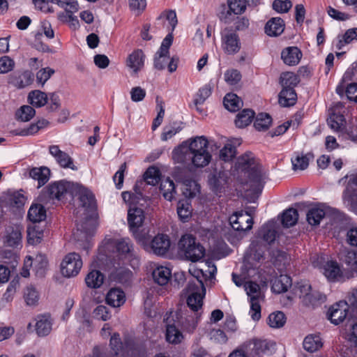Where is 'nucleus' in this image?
<instances>
[{
	"mask_svg": "<svg viewBox=\"0 0 357 357\" xmlns=\"http://www.w3.org/2000/svg\"><path fill=\"white\" fill-rule=\"evenodd\" d=\"M183 339L182 333L176 328L175 326L167 324L166 329V340L172 344H178Z\"/></svg>",
	"mask_w": 357,
	"mask_h": 357,
	"instance_id": "13d9d810",
	"label": "nucleus"
},
{
	"mask_svg": "<svg viewBox=\"0 0 357 357\" xmlns=\"http://www.w3.org/2000/svg\"><path fill=\"white\" fill-rule=\"evenodd\" d=\"M79 201L82 206L85 208V222L82 223H77V230H80L82 232L86 234H89L87 225L89 222L95 218H96V202L93 194L87 189H83L79 192Z\"/></svg>",
	"mask_w": 357,
	"mask_h": 357,
	"instance_id": "20e7f679",
	"label": "nucleus"
},
{
	"mask_svg": "<svg viewBox=\"0 0 357 357\" xmlns=\"http://www.w3.org/2000/svg\"><path fill=\"white\" fill-rule=\"evenodd\" d=\"M303 345L305 350L313 353L322 347V342L319 335H310L305 337Z\"/></svg>",
	"mask_w": 357,
	"mask_h": 357,
	"instance_id": "a18cd8bd",
	"label": "nucleus"
},
{
	"mask_svg": "<svg viewBox=\"0 0 357 357\" xmlns=\"http://www.w3.org/2000/svg\"><path fill=\"white\" fill-rule=\"evenodd\" d=\"M247 0H227L229 8L235 15L243 13L246 9Z\"/></svg>",
	"mask_w": 357,
	"mask_h": 357,
	"instance_id": "0e129e2a",
	"label": "nucleus"
},
{
	"mask_svg": "<svg viewBox=\"0 0 357 357\" xmlns=\"http://www.w3.org/2000/svg\"><path fill=\"white\" fill-rule=\"evenodd\" d=\"M224 78L225 82L229 85H236L241 79V75L238 70H228L225 73Z\"/></svg>",
	"mask_w": 357,
	"mask_h": 357,
	"instance_id": "69168bd1",
	"label": "nucleus"
},
{
	"mask_svg": "<svg viewBox=\"0 0 357 357\" xmlns=\"http://www.w3.org/2000/svg\"><path fill=\"white\" fill-rule=\"evenodd\" d=\"M328 125L335 131H341L345 125V119L342 114L333 113L327 119Z\"/></svg>",
	"mask_w": 357,
	"mask_h": 357,
	"instance_id": "864d4df0",
	"label": "nucleus"
},
{
	"mask_svg": "<svg viewBox=\"0 0 357 357\" xmlns=\"http://www.w3.org/2000/svg\"><path fill=\"white\" fill-rule=\"evenodd\" d=\"M255 112L250 109H244L236 115L235 124L236 127L243 128L252 121L255 117Z\"/></svg>",
	"mask_w": 357,
	"mask_h": 357,
	"instance_id": "72a5a7b5",
	"label": "nucleus"
},
{
	"mask_svg": "<svg viewBox=\"0 0 357 357\" xmlns=\"http://www.w3.org/2000/svg\"><path fill=\"white\" fill-rule=\"evenodd\" d=\"M177 214L182 222H186L189 220L192 215V206L188 200L178 202Z\"/></svg>",
	"mask_w": 357,
	"mask_h": 357,
	"instance_id": "49530a36",
	"label": "nucleus"
},
{
	"mask_svg": "<svg viewBox=\"0 0 357 357\" xmlns=\"http://www.w3.org/2000/svg\"><path fill=\"white\" fill-rule=\"evenodd\" d=\"M104 275L97 270L91 271L88 273L85 278V282L87 287L93 289L99 288L103 283Z\"/></svg>",
	"mask_w": 357,
	"mask_h": 357,
	"instance_id": "79ce46f5",
	"label": "nucleus"
},
{
	"mask_svg": "<svg viewBox=\"0 0 357 357\" xmlns=\"http://www.w3.org/2000/svg\"><path fill=\"white\" fill-rule=\"evenodd\" d=\"M125 301L126 295L121 289L112 288L107 294L106 302L114 307H120Z\"/></svg>",
	"mask_w": 357,
	"mask_h": 357,
	"instance_id": "5701e85b",
	"label": "nucleus"
},
{
	"mask_svg": "<svg viewBox=\"0 0 357 357\" xmlns=\"http://www.w3.org/2000/svg\"><path fill=\"white\" fill-rule=\"evenodd\" d=\"M356 195H357V174L350 177L342 197L344 201L349 202L351 197Z\"/></svg>",
	"mask_w": 357,
	"mask_h": 357,
	"instance_id": "09e8293b",
	"label": "nucleus"
},
{
	"mask_svg": "<svg viewBox=\"0 0 357 357\" xmlns=\"http://www.w3.org/2000/svg\"><path fill=\"white\" fill-rule=\"evenodd\" d=\"M229 222L234 230L248 231L252 229L253 220L250 214L236 212L229 218Z\"/></svg>",
	"mask_w": 357,
	"mask_h": 357,
	"instance_id": "9b49d317",
	"label": "nucleus"
},
{
	"mask_svg": "<svg viewBox=\"0 0 357 357\" xmlns=\"http://www.w3.org/2000/svg\"><path fill=\"white\" fill-rule=\"evenodd\" d=\"M3 238L6 246L17 248L22 242V227L18 225L8 227L6 229Z\"/></svg>",
	"mask_w": 357,
	"mask_h": 357,
	"instance_id": "f3484780",
	"label": "nucleus"
},
{
	"mask_svg": "<svg viewBox=\"0 0 357 357\" xmlns=\"http://www.w3.org/2000/svg\"><path fill=\"white\" fill-rule=\"evenodd\" d=\"M274 346L275 344L266 340H254L252 352L254 355L259 357H261L264 354L268 355L271 353V350L273 349Z\"/></svg>",
	"mask_w": 357,
	"mask_h": 357,
	"instance_id": "bb28decb",
	"label": "nucleus"
},
{
	"mask_svg": "<svg viewBox=\"0 0 357 357\" xmlns=\"http://www.w3.org/2000/svg\"><path fill=\"white\" fill-rule=\"evenodd\" d=\"M35 109L30 105H23L16 112V118L24 122L30 121L35 115Z\"/></svg>",
	"mask_w": 357,
	"mask_h": 357,
	"instance_id": "bf43d9fd",
	"label": "nucleus"
},
{
	"mask_svg": "<svg viewBox=\"0 0 357 357\" xmlns=\"http://www.w3.org/2000/svg\"><path fill=\"white\" fill-rule=\"evenodd\" d=\"M343 261L351 271L357 273V255L355 251L347 250Z\"/></svg>",
	"mask_w": 357,
	"mask_h": 357,
	"instance_id": "680f3d73",
	"label": "nucleus"
},
{
	"mask_svg": "<svg viewBox=\"0 0 357 357\" xmlns=\"http://www.w3.org/2000/svg\"><path fill=\"white\" fill-rule=\"evenodd\" d=\"M325 216V211L319 208H312L307 213V221L311 225H319Z\"/></svg>",
	"mask_w": 357,
	"mask_h": 357,
	"instance_id": "6e6d98bb",
	"label": "nucleus"
},
{
	"mask_svg": "<svg viewBox=\"0 0 357 357\" xmlns=\"http://www.w3.org/2000/svg\"><path fill=\"white\" fill-rule=\"evenodd\" d=\"M82 267V260L75 252L68 254L61 264V271L63 276L70 278L78 274Z\"/></svg>",
	"mask_w": 357,
	"mask_h": 357,
	"instance_id": "0eeeda50",
	"label": "nucleus"
},
{
	"mask_svg": "<svg viewBox=\"0 0 357 357\" xmlns=\"http://www.w3.org/2000/svg\"><path fill=\"white\" fill-rule=\"evenodd\" d=\"M183 194L185 197H193L199 191V185L195 181H186L183 183Z\"/></svg>",
	"mask_w": 357,
	"mask_h": 357,
	"instance_id": "338daca9",
	"label": "nucleus"
},
{
	"mask_svg": "<svg viewBox=\"0 0 357 357\" xmlns=\"http://www.w3.org/2000/svg\"><path fill=\"white\" fill-rule=\"evenodd\" d=\"M323 273L328 280L334 281L341 276V271L336 261H328L322 268Z\"/></svg>",
	"mask_w": 357,
	"mask_h": 357,
	"instance_id": "e433bc0d",
	"label": "nucleus"
},
{
	"mask_svg": "<svg viewBox=\"0 0 357 357\" xmlns=\"http://www.w3.org/2000/svg\"><path fill=\"white\" fill-rule=\"evenodd\" d=\"M295 294L300 298H303V302L305 305L314 303L311 295V286L307 282H298L294 289Z\"/></svg>",
	"mask_w": 357,
	"mask_h": 357,
	"instance_id": "b1692460",
	"label": "nucleus"
},
{
	"mask_svg": "<svg viewBox=\"0 0 357 357\" xmlns=\"http://www.w3.org/2000/svg\"><path fill=\"white\" fill-rule=\"evenodd\" d=\"M52 331V323L46 316L38 317L36 324V331L38 336L47 335Z\"/></svg>",
	"mask_w": 357,
	"mask_h": 357,
	"instance_id": "a19ab883",
	"label": "nucleus"
},
{
	"mask_svg": "<svg viewBox=\"0 0 357 357\" xmlns=\"http://www.w3.org/2000/svg\"><path fill=\"white\" fill-rule=\"evenodd\" d=\"M244 287L250 298V314L254 321H258L261 318V305L259 304L261 296L260 287L257 282L249 281L245 283Z\"/></svg>",
	"mask_w": 357,
	"mask_h": 357,
	"instance_id": "39448f33",
	"label": "nucleus"
},
{
	"mask_svg": "<svg viewBox=\"0 0 357 357\" xmlns=\"http://www.w3.org/2000/svg\"><path fill=\"white\" fill-rule=\"evenodd\" d=\"M298 219V213L296 209L289 208L284 211L282 217V224L285 227L295 225Z\"/></svg>",
	"mask_w": 357,
	"mask_h": 357,
	"instance_id": "de8ad7c7",
	"label": "nucleus"
},
{
	"mask_svg": "<svg viewBox=\"0 0 357 357\" xmlns=\"http://www.w3.org/2000/svg\"><path fill=\"white\" fill-rule=\"evenodd\" d=\"M178 251L187 260L192 262L199 261L205 255L204 248L191 234L181 236L178 243Z\"/></svg>",
	"mask_w": 357,
	"mask_h": 357,
	"instance_id": "f03ea898",
	"label": "nucleus"
},
{
	"mask_svg": "<svg viewBox=\"0 0 357 357\" xmlns=\"http://www.w3.org/2000/svg\"><path fill=\"white\" fill-rule=\"evenodd\" d=\"M118 253L122 257L130 259L135 256V252L131 241L128 238H121L116 243Z\"/></svg>",
	"mask_w": 357,
	"mask_h": 357,
	"instance_id": "393cba45",
	"label": "nucleus"
},
{
	"mask_svg": "<svg viewBox=\"0 0 357 357\" xmlns=\"http://www.w3.org/2000/svg\"><path fill=\"white\" fill-rule=\"evenodd\" d=\"M26 304L29 306H36L39 300V294L33 286H28L24 293Z\"/></svg>",
	"mask_w": 357,
	"mask_h": 357,
	"instance_id": "4d7b16f0",
	"label": "nucleus"
},
{
	"mask_svg": "<svg viewBox=\"0 0 357 357\" xmlns=\"http://www.w3.org/2000/svg\"><path fill=\"white\" fill-rule=\"evenodd\" d=\"M211 160V155L208 150L191 153V162L196 167H204L208 165Z\"/></svg>",
	"mask_w": 357,
	"mask_h": 357,
	"instance_id": "c9c22d12",
	"label": "nucleus"
},
{
	"mask_svg": "<svg viewBox=\"0 0 357 357\" xmlns=\"http://www.w3.org/2000/svg\"><path fill=\"white\" fill-rule=\"evenodd\" d=\"M173 36L169 33L163 39L160 49L158 50L154 58V67L158 70L165 68L169 59V48L172 45Z\"/></svg>",
	"mask_w": 357,
	"mask_h": 357,
	"instance_id": "1a4fd4ad",
	"label": "nucleus"
},
{
	"mask_svg": "<svg viewBox=\"0 0 357 357\" xmlns=\"http://www.w3.org/2000/svg\"><path fill=\"white\" fill-rule=\"evenodd\" d=\"M109 346L112 357H122L129 354L130 344L128 342H123L118 333H114L110 338Z\"/></svg>",
	"mask_w": 357,
	"mask_h": 357,
	"instance_id": "2eb2a0df",
	"label": "nucleus"
},
{
	"mask_svg": "<svg viewBox=\"0 0 357 357\" xmlns=\"http://www.w3.org/2000/svg\"><path fill=\"white\" fill-rule=\"evenodd\" d=\"M302 57V52L297 47H288L281 53V58L288 66L297 65Z\"/></svg>",
	"mask_w": 357,
	"mask_h": 357,
	"instance_id": "aec40b11",
	"label": "nucleus"
},
{
	"mask_svg": "<svg viewBox=\"0 0 357 357\" xmlns=\"http://www.w3.org/2000/svg\"><path fill=\"white\" fill-rule=\"evenodd\" d=\"M48 96L40 90H33L29 93L28 102L35 107H42L47 103Z\"/></svg>",
	"mask_w": 357,
	"mask_h": 357,
	"instance_id": "7c9ffc66",
	"label": "nucleus"
},
{
	"mask_svg": "<svg viewBox=\"0 0 357 357\" xmlns=\"http://www.w3.org/2000/svg\"><path fill=\"white\" fill-rule=\"evenodd\" d=\"M49 151L61 167L69 168L72 170L77 169V167L73 163V158L67 153L61 151L58 146H50Z\"/></svg>",
	"mask_w": 357,
	"mask_h": 357,
	"instance_id": "4468645a",
	"label": "nucleus"
},
{
	"mask_svg": "<svg viewBox=\"0 0 357 357\" xmlns=\"http://www.w3.org/2000/svg\"><path fill=\"white\" fill-rule=\"evenodd\" d=\"M160 190L165 199L172 201L176 194L174 181L169 178L162 180L160 185Z\"/></svg>",
	"mask_w": 357,
	"mask_h": 357,
	"instance_id": "c03bdc74",
	"label": "nucleus"
},
{
	"mask_svg": "<svg viewBox=\"0 0 357 357\" xmlns=\"http://www.w3.org/2000/svg\"><path fill=\"white\" fill-rule=\"evenodd\" d=\"M291 286V278L287 275H280L279 278L274 280L272 290L277 294H281L287 291Z\"/></svg>",
	"mask_w": 357,
	"mask_h": 357,
	"instance_id": "4c0bfd02",
	"label": "nucleus"
},
{
	"mask_svg": "<svg viewBox=\"0 0 357 357\" xmlns=\"http://www.w3.org/2000/svg\"><path fill=\"white\" fill-rule=\"evenodd\" d=\"M72 183L66 181H59L49 184L38 196V201L47 204L54 199L61 200L71 192Z\"/></svg>",
	"mask_w": 357,
	"mask_h": 357,
	"instance_id": "7ed1b4c3",
	"label": "nucleus"
},
{
	"mask_svg": "<svg viewBox=\"0 0 357 357\" xmlns=\"http://www.w3.org/2000/svg\"><path fill=\"white\" fill-rule=\"evenodd\" d=\"M144 218V212L142 208L132 207L128 210V222L133 234H135L137 229L142 226Z\"/></svg>",
	"mask_w": 357,
	"mask_h": 357,
	"instance_id": "a211bd4d",
	"label": "nucleus"
},
{
	"mask_svg": "<svg viewBox=\"0 0 357 357\" xmlns=\"http://www.w3.org/2000/svg\"><path fill=\"white\" fill-rule=\"evenodd\" d=\"M272 123L271 116L266 113L259 114L254 122V126L259 131L266 130Z\"/></svg>",
	"mask_w": 357,
	"mask_h": 357,
	"instance_id": "3c124183",
	"label": "nucleus"
},
{
	"mask_svg": "<svg viewBox=\"0 0 357 357\" xmlns=\"http://www.w3.org/2000/svg\"><path fill=\"white\" fill-rule=\"evenodd\" d=\"M208 140L204 136L196 137L192 139L190 142H187V146L190 153L208 150Z\"/></svg>",
	"mask_w": 357,
	"mask_h": 357,
	"instance_id": "58836bf2",
	"label": "nucleus"
},
{
	"mask_svg": "<svg viewBox=\"0 0 357 357\" xmlns=\"http://www.w3.org/2000/svg\"><path fill=\"white\" fill-rule=\"evenodd\" d=\"M284 20L280 17H272L266 24L265 33L269 36H278L284 30Z\"/></svg>",
	"mask_w": 357,
	"mask_h": 357,
	"instance_id": "412c9836",
	"label": "nucleus"
},
{
	"mask_svg": "<svg viewBox=\"0 0 357 357\" xmlns=\"http://www.w3.org/2000/svg\"><path fill=\"white\" fill-rule=\"evenodd\" d=\"M225 107L232 112L238 111L242 106L243 102L235 93H227L223 100Z\"/></svg>",
	"mask_w": 357,
	"mask_h": 357,
	"instance_id": "ea45409f",
	"label": "nucleus"
},
{
	"mask_svg": "<svg viewBox=\"0 0 357 357\" xmlns=\"http://www.w3.org/2000/svg\"><path fill=\"white\" fill-rule=\"evenodd\" d=\"M171 245L169 237L163 234L156 235L151 241V248L153 252L159 256L165 255Z\"/></svg>",
	"mask_w": 357,
	"mask_h": 357,
	"instance_id": "dca6fc26",
	"label": "nucleus"
},
{
	"mask_svg": "<svg viewBox=\"0 0 357 357\" xmlns=\"http://www.w3.org/2000/svg\"><path fill=\"white\" fill-rule=\"evenodd\" d=\"M355 40H357V28L349 29L344 35L338 37L336 47L338 50H341L345 45L349 44Z\"/></svg>",
	"mask_w": 357,
	"mask_h": 357,
	"instance_id": "8fccbe9b",
	"label": "nucleus"
},
{
	"mask_svg": "<svg viewBox=\"0 0 357 357\" xmlns=\"http://www.w3.org/2000/svg\"><path fill=\"white\" fill-rule=\"evenodd\" d=\"M285 321L284 314L280 311L271 313L268 318V324L271 328H280L284 326Z\"/></svg>",
	"mask_w": 357,
	"mask_h": 357,
	"instance_id": "052dcab7",
	"label": "nucleus"
},
{
	"mask_svg": "<svg viewBox=\"0 0 357 357\" xmlns=\"http://www.w3.org/2000/svg\"><path fill=\"white\" fill-rule=\"evenodd\" d=\"M172 158L176 163L188 164L191 162V153L187 146V142L174 149L172 151Z\"/></svg>",
	"mask_w": 357,
	"mask_h": 357,
	"instance_id": "4be33fe9",
	"label": "nucleus"
},
{
	"mask_svg": "<svg viewBox=\"0 0 357 357\" xmlns=\"http://www.w3.org/2000/svg\"><path fill=\"white\" fill-rule=\"evenodd\" d=\"M1 202L6 208H20L24 205L26 198L22 190H8L1 196Z\"/></svg>",
	"mask_w": 357,
	"mask_h": 357,
	"instance_id": "9d476101",
	"label": "nucleus"
},
{
	"mask_svg": "<svg viewBox=\"0 0 357 357\" xmlns=\"http://www.w3.org/2000/svg\"><path fill=\"white\" fill-rule=\"evenodd\" d=\"M221 47L225 53L229 55L237 54L241 48L240 38L236 31L225 28L221 32Z\"/></svg>",
	"mask_w": 357,
	"mask_h": 357,
	"instance_id": "423d86ee",
	"label": "nucleus"
},
{
	"mask_svg": "<svg viewBox=\"0 0 357 357\" xmlns=\"http://www.w3.org/2000/svg\"><path fill=\"white\" fill-rule=\"evenodd\" d=\"M28 218L33 222H40L46 218V210L40 204H32L28 211Z\"/></svg>",
	"mask_w": 357,
	"mask_h": 357,
	"instance_id": "2f4dec72",
	"label": "nucleus"
},
{
	"mask_svg": "<svg viewBox=\"0 0 357 357\" xmlns=\"http://www.w3.org/2000/svg\"><path fill=\"white\" fill-rule=\"evenodd\" d=\"M152 275L155 282L162 286L167 284L169 281L172 272L169 268L161 266L153 270Z\"/></svg>",
	"mask_w": 357,
	"mask_h": 357,
	"instance_id": "c756f323",
	"label": "nucleus"
},
{
	"mask_svg": "<svg viewBox=\"0 0 357 357\" xmlns=\"http://www.w3.org/2000/svg\"><path fill=\"white\" fill-rule=\"evenodd\" d=\"M298 82V76L292 72H284L280 75V83L282 88L295 87Z\"/></svg>",
	"mask_w": 357,
	"mask_h": 357,
	"instance_id": "603ef678",
	"label": "nucleus"
},
{
	"mask_svg": "<svg viewBox=\"0 0 357 357\" xmlns=\"http://www.w3.org/2000/svg\"><path fill=\"white\" fill-rule=\"evenodd\" d=\"M201 313L185 314L179 321L181 328L188 333H192L197 326Z\"/></svg>",
	"mask_w": 357,
	"mask_h": 357,
	"instance_id": "a878e982",
	"label": "nucleus"
},
{
	"mask_svg": "<svg viewBox=\"0 0 357 357\" xmlns=\"http://www.w3.org/2000/svg\"><path fill=\"white\" fill-rule=\"evenodd\" d=\"M241 144L239 139H234V142L229 141L225 146L220 151V158L225 162L232 160L236 155V147L235 144Z\"/></svg>",
	"mask_w": 357,
	"mask_h": 357,
	"instance_id": "cd10ccee",
	"label": "nucleus"
},
{
	"mask_svg": "<svg viewBox=\"0 0 357 357\" xmlns=\"http://www.w3.org/2000/svg\"><path fill=\"white\" fill-rule=\"evenodd\" d=\"M145 55L142 50H137L132 52L126 61L127 66L136 74L144 66Z\"/></svg>",
	"mask_w": 357,
	"mask_h": 357,
	"instance_id": "6ab92c4d",
	"label": "nucleus"
},
{
	"mask_svg": "<svg viewBox=\"0 0 357 357\" xmlns=\"http://www.w3.org/2000/svg\"><path fill=\"white\" fill-rule=\"evenodd\" d=\"M212 87L210 84H206L199 89L194 100L196 106L203 104L205 100L211 96Z\"/></svg>",
	"mask_w": 357,
	"mask_h": 357,
	"instance_id": "e2e57ef3",
	"label": "nucleus"
},
{
	"mask_svg": "<svg viewBox=\"0 0 357 357\" xmlns=\"http://www.w3.org/2000/svg\"><path fill=\"white\" fill-rule=\"evenodd\" d=\"M29 175L33 179L38 181V187H40L48 181L50 171L45 167H34L30 170Z\"/></svg>",
	"mask_w": 357,
	"mask_h": 357,
	"instance_id": "473e14b6",
	"label": "nucleus"
},
{
	"mask_svg": "<svg viewBox=\"0 0 357 357\" xmlns=\"http://www.w3.org/2000/svg\"><path fill=\"white\" fill-rule=\"evenodd\" d=\"M349 306L346 301H340L334 304L328 311V319L335 325L342 322L347 315Z\"/></svg>",
	"mask_w": 357,
	"mask_h": 357,
	"instance_id": "ddd939ff",
	"label": "nucleus"
},
{
	"mask_svg": "<svg viewBox=\"0 0 357 357\" xmlns=\"http://www.w3.org/2000/svg\"><path fill=\"white\" fill-rule=\"evenodd\" d=\"M54 73V70L50 68H42L36 73V81L43 86Z\"/></svg>",
	"mask_w": 357,
	"mask_h": 357,
	"instance_id": "774afa93",
	"label": "nucleus"
},
{
	"mask_svg": "<svg viewBox=\"0 0 357 357\" xmlns=\"http://www.w3.org/2000/svg\"><path fill=\"white\" fill-rule=\"evenodd\" d=\"M144 178L147 184L155 185L160 180V169L155 167H149L144 174Z\"/></svg>",
	"mask_w": 357,
	"mask_h": 357,
	"instance_id": "5fc2aeb1",
	"label": "nucleus"
},
{
	"mask_svg": "<svg viewBox=\"0 0 357 357\" xmlns=\"http://www.w3.org/2000/svg\"><path fill=\"white\" fill-rule=\"evenodd\" d=\"M189 289L192 292L189 294L187 299L188 306L195 313H199V310L203 305V298L205 295V287L202 280H199V286L189 283Z\"/></svg>",
	"mask_w": 357,
	"mask_h": 357,
	"instance_id": "6e6552de",
	"label": "nucleus"
},
{
	"mask_svg": "<svg viewBox=\"0 0 357 357\" xmlns=\"http://www.w3.org/2000/svg\"><path fill=\"white\" fill-rule=\"evenodd\" d=\"M47 264V257L43 255H38L33 259H32L33 270L38 277H43L45 275Z\"/></svg>",
	"mask_w": 357,
	"mask_h": 357,
	"instance_id": "37998d69",
	"label": "nucleus"
},
{
	"mask_svg": "<svg viewBox=\"0 0 357 357\" xmlns=\"http://www.w3.org/2000/svg\"><path fill=\"white\" fill-rule=\"evenodd\" d=\"M311 158H312V155L310 153L303 154V153H296L291 158L293 169H305L309 165V161Z\"/></svg>",
	"mask_w": 357,
	"mask_h": 357,
	"instance_id": "f704fd0d",
	"label": "nucleus"
},
{
	"mask_svg": "<svg viewBox=\"0 0 357 357\" xmlns=\"http://www.w3.org/2000/svg\"><path fill=\"white\" fill-rule=\"evenodd\" d=\"M238 170L248 173L250 190L255 193L261 192L266 178L261 166L256 165L252 153H245L237 159Z\"/></svg>",
	"mask_w": 357,
	"mask_h": 357,
	"instance_id": "f257e3e1",
	"label": "nucleus"
},
{
	"mask_svg": "<svg viewBox=\"0 0 357 357\" xmlns=\"http://www.w3.org/2000/svg\"><path fill=\"white\" fill-rule=\"evenodd\" d=\"M228 175L225 171H214L208 178L211 190L217 195L224 191L227 183Z\"/></svg>",
	"mask_w": 357,
	"mask_h": 357,
	"instance_id": "f8f14e48",
	"label": "nucleus"
},
{
	"mask_svg": "<svg viewBox=\"0 0 357 357\" xmlns=\"http://www.w3.org/2000/svg\"><path fill=\"white\" fill-rule=\"evenodd\" d=\"M297 95L294 87L282 88L279 93V103L284 107L294 105L296 103Z\"/></svg>",
	"mask_w": 357,
	"mask_h": 357,
	"instance_id": "c85d7f7f",
	"label": "nucleus"
}]
</instances>
